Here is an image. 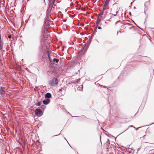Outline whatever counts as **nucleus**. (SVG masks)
I'll return each instance as SVG.
<instances>
[{"label": "nucleus", "mask_w": 154, "mask_h": 154, "mask_svg": "<svg viewBox=\"0 0 154 154\" xmlns=\"http://www.w3.org/2000/svg\"><path fill=\"white\" fill-rule=\"evenodd\" d=\"M45 98L47 99L50 98L51 97V94L49 93H47L45 95Z\"/></svg>", "instance_id": "9"}, {"label": "nucleus", "mask_w": 154, "mask_h": 154, "mask_svg": "<svg viewBox=\"0 0 154 154\" xmlns=\"http://www.w3.org/2000/svg\"><path fill=\"white\" fill-rule=\"evenodd\" d=\"M55 2V0H49V6L47 11V15L48 16H49L51 13H54L56 9L57 6L55 5H54L53 7Z\"/></svg>", "instance_id": "1"}, {"label": "nucleus", "mask_w": 154, "mask_h": 154, "mask_svg": "<svg viewBox=\"0 0 154 154\" xmlns=\"http://www.w3.org/2000/svg\"><path fill=\"white\" fill-rule=\"evenodd\" d=\"M42 112V111L41 109H36L35 111V115L37 116H38L40 115Z\"/></svg>", "instance_id": "7"}, {"label": "nucleus", "mask_w": 154, "mask_h": 154, "mask_svg": "<svg viewBox=\"0 0 154 154\" xmlns=\"http://www.w3.org/2000/svg\"><path fill=\"white\" fill-rule=\"evenodd\" d=\"M50 101V100L49 99H47L46 100H45L43 101V103L45 105L48 104Z\"/></svg>", "instance_id": "8"}, {"label": "nucleus", "mask_w": 154, "mask_h": 154, "mask_svg": "<svg viewBox=\"0 0 154 154\" xmlns=\"http://www.w3.org/2000/svg\"><path fill=\"white\" fill-rule=\"evenodd\" d=\"M133 127L134 128H136L134 126H133Z\"/></svg>", "instance_id": "22"}, {"label": "nucleus", "mask_w": 154, "mask_h": 154, "mask_svg": "<svg viewBox=\"0 0 154 154\" xmlns=\"http://www.w3.org/2000/svg\"><path fill=\"white\" fill-rule=\"evenodd\" d=\"M110 1V0H106L103 7V10L107 9L109 8V3Z\"/></svg>", "instance_id": "3"}, {"label": "nucleus", "mask_w": 154, "mask_h": 154, "mask_svg": "<svg viewBox=\"0 0 154 154\" xmlns=\"http://www.w3.org/2000/svg\"><path fill=\"white\" fill-rule=\"evenodd\" d=\"M83 90L82 88V90Z\"/></svg>", "instance_id": "23"}, {"label": "nucleus", "mask_w": 154, "mask_h": 154, "mask_svg": "<svg viewBox=\"0 0 154 154\" xmlns=\"http://www.w3.org/2000/svg\"><path fill=\"white\" fill-rule=\"evenodd\" d=\"M47 55L48 57H50V54L49 52H47Z\"/></svg>", "instance_id": "16"}, {"label": "nucleus", "mask_w": 154, "mask_h": 154, "mask_svg": "<svg viewBox=\"0 0 154 154\" xmlns=\"http://www.w3.org/2000/svg\"><path fill=\"white\" fill-rule=\"evenodd\" d=\"M49 26V25H45V28L43 31L44 35L45 36H46V35H49V32L48 31L47 29V26Z\"/></svg>", "instance_id": "4"}, {"label": "nucleus", "mask_w": 154, "mask_h": 154, "mask_svg": "<svg viewBox=\"0 0 154 154\" xmlns=\"http://www.w3.org/2000/svg\"><path fill=\"white\" fill-rule=\"evenodd\" d=\"M59 92H60V93L62 94H64L65 93V90L64 88H62L59 90Z\"/></svg>", "instance_id": "10"}, {"label": "nucleus", "mask_w": 154, "mask_h": 154, "mask_svg": "<svg viewBox=\"0 0 154 154\" xmlns=\"http://www.w3.org/2000/svg\"><path fill=\"white\" fill-rule=\"evenodd\" d=\"M48 57V58L49 60H50V61L51 63H52V62H53L52 61V60L51 59V58L50 57Z\"/></svg>", "instance_id": "14"}, {"label": "nucleus", "mask_w": 154, "mask_h": 154, "mask_svg": "<svg viewBox=\"0 0 154 154\" xmlns=\"http://www.w3.org/2000/svg\"><path fill=\"white\" fill-rule=\"evenodd\" d=\"M59 61V60L58 59H56L55 58H54L53 60V62H55L56 63H58Z\"/></svg>", "instance_id": "11"}, {"label": "nucleus", "mask_w": 154, "mask_h": 154, "mask_svg": "<svg viewBox=\"0 0 154 154\" xmlns=\"http://www.w3.org/2000/svg\"><path fill=\"white\" fill-rule=\"evenodd\" d=\"M58 82V80L57 78H54L52 80L50 81L49 84L51 86H54L56 85H57Z\"/></svg>", "instance_id": "2"}, {"label": "nucleus", "mask_w": 154, "mask_h": 154, "mask_svg": "<svg viewBox=\"0 0 154 154\" xmlns=\"http://www.w3.org/2000/svg\"><path fill=\"white\" fill-rule=\"evenodd\" d=\"M42 102L41 101L38 102L35 104V105L37 106H40Z\"/></svg>", "instance_id": "12"}, {"label": "nucleus", "mask_w": 154, "mask_h": 154, "mask_svg": "<svg viewBox=\"0 0 154 154\" xmlns=\"http://www.w3.org/2000/svg\"><path fill=\"white\" fill-rule=\"evenodd\" d=\"M79 87H78V90H80V89H79Z\"/></svg>", "instance_id": "21"}, {"label": "nucleus", "mask_w": 154, "mask_h": 154, "mask_svg": "<svg viewBox=\"0 0 154 154\" xmlns=\"http://www.w3.org/2000/svg\"><path fill=\"white\" fill-rule=\"evenodd\" d=\"M116 2H118V0H114Z\"/></svg>", "instance_id": "20"}, {"label": "nucleus", "mask_w": 154, "mask_h": 154, "mask_svg": "<svg viewBox=\"0 0 154 154\" xmlns=\"http://www.w3.org/2000/svg\"><path fill=\"white\" fill-rule=\"evenodd\" d=\"M48 57V58L49 60H50V61L51 63H52V62H53L52 61V60L51 59V58L50 57Z\"/></svg>", "instance_id": "15"}, {"label": "nucleus", "mask_w": 154, "mask_h": 154, "mask_svg": "<svg viewBox=\"0 0 154 154\" xmlns=\"http://www.w3.org/2000/svg\"><path fill=\"white\" fill-rule=\"evenodd\" d=\"M88 47L86 44H84V46L83 45L81 50V52H85L88 48Z\"/></svg>", "instance_id": "6"}, {"label": "nucleus", "mask_w": 154, "mask_h": 154, "mask_svg": "<svg viewBox=\"0 0 154 154\" xmlns=\"http://www.w3.org/2000/svg\"><path fill=\"white\" fill-rule=\"evenodd\" d=\"M133 127V126H132V125H130V126H129V127H128V128H127V129H126L124 131H126L127 130H128V129L129 127Z\"/></svg>", "instance_id": "17"}, {"label": "nucleus", "mask_w": 154, "mask_h": 154, "mask_svg": "<svg viewBox=\"0 0 154 154\" xmlns=\"http://www.w3.org/2000/svg\"><path fill=\"white\" fill-rule=\"evenodd\" d=\"M100 19L99 18V17H98V18H97V22L96 23V24L97 25H98L99 24V23H100Z\"/></svg>", "instance_id": "13"}, {"label": "nucleus", "mask_w": 154, "mask_h": 154, "mask_svg": "<svg viewBox=\"0 0 154 154\" xmlns=\"http://www.w3.org/2000/svg\"><path fill=\"white\" fill-rule=\"evenodd\" d=\"M5 88L4 87H1L0 88V93L2 97L4 96L5 94Z\"/></svg>", "instance_id": "5"}, {"label": "nucleus", "mask_w": 154, "mask_h": 154, "mask_svg": "<svg viewBox=\"0 0 154 154\" xmlns=\"http://www.w3.org/2000/svg\"><path fill=\"white\" fill-rule=\"evenodd\" d=\"M98 29H101V27H100V26H98Z\"/></svg>", "instance_id": "18"}, {"label": "nucleus", "mask_w": 154, "mask_h": 154, "mask_svg": "<svg viewBox=\"0 0 154 154\" xmlns=\"http://www.w3.org/2000/svg\"><path fill=\"white\" fill-rule=\"evenodd\" d=\"M11 35H9L8 36V38H11Z\"/></svg>", "instance_id": "19"}]
</instances>
